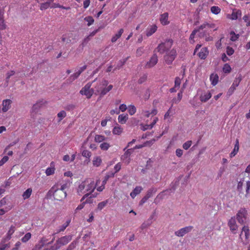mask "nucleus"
Returning <instances> with one entry per match:
<instances>
[{"label":"nucleus","instance_id":"nucleus-1","mask_svg":"<svg viewBox=\"0 0 250 250\" xmlns=\"http://www.w3.org/2000/svg\"><path fill=\"white\" fill-rule=\"evenodd\" d=\"M100 180L99 179L97 180L95 183L92 179H86L79 184L77 188V192L79 195L87 193H92L100 184Z\"/></svg>","mask_w":250,"mask_h":250},{"label":"nucleus","instance_id":"nucleus-2","mask_svg":"<svg viewBox=\"0 0 250 250\" xmlns=\"http://www.w3.org/2000/svg\"><path fill=\"white\" fill-rule=\"evenodd\" d=\"M68 188V184L65 183L62 185L59 184L55 185L50 189L53 192L54 199L58 201H62L65 198L67 194L66 189Z\"/></svg>","mask_w":250,"mask_h":250},{"label":"nucleus","instance_id":"nucleus-3","mask_svg":"<svg viewBox=\"0 0 250 250\" xmlns=\"http://www.w3.org/2000/svg\"><path fill=\"white\" fill-rule=\"evenodd\" d=\"M108 81L104 79L97 82L94 87V94L96 95L99 94L101 97L105 95L113 88L112 85L110 84L108 85Z\"/></svg>","mask_w":250,"mask_h":250},{"label":"nucleus","instance_id":"nucleus-4","mask_svg":"<svg viewBox=\"0 0 250 250\" xmlns=\"http://www.w3.org/2000/svg\"><path fill=\"white\" fill-rule=\"evenodd\" d=\"M215 27V25L212 23H208L207 22H204L202 24H201L198 28L194 29L192 33H191L189 38V42L191 44L194 43L195 41L194 40L195 36L197 32H199L201 30H203L204 29H208V28H214Z\"/></svg>","mask_w":250,"mask_h":250},{"label":"nucleus","instance_id":"nucleus-5","mask_svg":"<svg viewBox=\"0 0 250 250\" xmlns=\"http://www.w3.org/2000/svg\"><path fill=\"white\" fill-rule=\"evenodd\" d=\"M173 41L172 39H169L166 40L164 42L160 43L154 51H157L161 54H163L165 52H168V51L171 47L173 45Z\"/></svg>","mask_w":250,"mask_h":250},{"label":"nucleus","instance_id":"nucleus-6","mask_svg":"<svg viewBox=\"0 0 250 250\" xmlns=\"http://www.w3.org/2000/svg\"><path fill=\"white\" fill-rule=\"evenodd\" d=\"M177 55V51L173 48L167 52L164 56V60L167 64H171Z\"/></svg>","mask_w":250,"mask_h":250},{"label":"nucleus","instance_id":"nucleus-7","mask_svg":"<svg viewBox=\"0 0 250 250\" xmlns=\"http://www.w3.org/2000/svg\"><path fill=\"white\" fill-rule=\"evenodd\" d=\"M240 238L241 239L243 244L246 245L249 243L250 238L249 227L244 226L242 228L241 232L240 234Z\"/></svg>","mask_w":250,"mask_h":250},{"label":"nucleus","instance_id":"nucleus-8","mask_svg":"<svg viewBox=\"0 0 250 250\" xmlns=\"http://www.w3.org/2000/svg\"><path fill=\"white\" fill-rule=\"evenodd\" d=\"M91 83H88L82 88L80 93L82 95H85L87 98L90 99L93 94H94V88H91Z\"/></svg>","mask_w":250,"mask_h":250},{"label":"nucleus","instance_id":"nucleus-9","mask_svg":"<svg viewBox=\"0 0 250 250\" xmlns=\"http://www.w3.org/2000/svg\"><path fill=\"white\" fill-rule=\"evenodd\" d=\"M72 239V235H68L62 236L58 239L55 243L57 247H59V250L62 246L67 245Z\"/></svg>","mask_w":250,"mask_h":250},{"label":"nucleus","instance_id":"nucleus-10","mask_svg":"<svg viewBox=\"0 0 250 250\" xmlns=\"http://www.w3.org/2000/svg\"><path fill=\"white\" fill-rule=\"evenodd\" d=\"M247 217V211L245 208H241L236 214L238 222L243 224L246 222Z\"/></svg>","mask_w":250,"mask_h":250},{"label":"nucleus","instance_id":"nucleus-11","mask_svg":"<svg viewBox=\"0 0 250 250\" xmlns=\"http://www.w3.org/2000/svg\"><path fill=\"white\" fill-rule=\"evenodd\" d=\"M125 151L124 154L121 157V160L125 165H128L130 162V156L133 152V149L128 148Z\"/></svg>","mask_w":250,"mask_h":250},{"label":"nucleus","instance_id":"nucleus-12","mask_svg":"<svg viewBox=\"0 0 250 250\" xmlns=\"http://www.w3.org/2000/svg\"><path fill=\"white\" fill-rule=\"evenodd\" d=\"M242 80L241 76H239L238 78H236L234 80L232 85L229 89L227 94L229 96H230L234 92L236 88L239 85L240 83Z\"/></svg>","mask_w":250,"mask_h":250},{"label":"nucleus","instance_id":"nucleus-13","mask_svg":"<svg viewBox=\"0 0 250 250\" xmlns=\"http://www.w3.org/2000/svg\"><path fill=\"white\" fill-rule=\"evenodd\" d=\"M97 193L92 194L90 193H87L84 194L83 197L81 199V202L83 201L86 204H91L93 202V198L96 197Z\"/></svg>","mask_w":250,"mask_h":250},{"label":"nucleus","instance_id":"nucleus-14","mask_svg":"<svg viewBox=\"0 0 250 250\" xmlns=\"http://www.w3.org/2000/svg\"><path fill=\"white\" fill-rule=\"evenodd\" d=\"M158 59L156 54L154 53L151 56L149 61H148L145 65L146 68H150L154 66L158 62Z\"/></svg>","mask_w":250,"mask_h":250},{"label":"nucleus","instance_id":"nucleus-15","mask_svg":"<svg viewBox=\"0 0 250 250\" xmlns=\"http://www.w3.org/2000/svg\"><path fill=\"white\" fill-rule=\"evenodd\" d=\"M208 29H204L203 30H201L199 34V37L201 38H204L206 42H209L213 40V37L209 36Z\"/></svg>","mask_w":250,"mask_h":250},{"label":"nucleus","instance_id":"nucleus-16","mask_svg":"<svg viewBox=\"0 0 250 250\" xmlns=\"http://www.w3.org/2000/svg\"><path fill=\"white\" fill-rule=\"evenodd\" d=\"M193 229L192 226H188L186 227L185 228H183L179 230L176 231L175 232V235L178 236V237H183L186 234L188 233L189 232L191 231V230Z\"/></svg>","mask_w":250,"mask_h":250},{"label":"nucleus","instance_id":"nucleus-17","mask_svg":"<svg viewBox=\"0 0 250 250\" xmlns=\"http://www.w3.org/2000/svg\"><path fill=\"white\" fill-rule=\"evenodd\" d=\"M76 35L73 33H69L67 34L62 36V41L63 42H65L67 43H69L71 42L72 41L75 40Z\"/></svg>","mask_w":250,"mask_h":250},{"label":"nucleus","instance_id":"nucleus-18","mask_svg":"<svg viewBox=\"0 0 250 250\" xmlns=\"http://www.w3.org/2000/svg\"><path fill=\"white\" fill-rule=\"evenodd\" d=\"M228 226L231 231L235 234L238 229V226L236 223L235 217H231L228 222Z\"/></svg>","mask_w":250,"mask_h":250},{"label":"nucleus","instance_id":"nucleus-19","mask_svg":"<svg viewBox=\"0 0 250 250\" xmlns=\"http://www.w3.org/2000/svg\"><path fill=\"white\" fill-rule=\"evenodd\" d=\"M242 15L241 11L240 9H234L232 10L231 14L228 16V18L232 20H237L239 17Z\"/></svg>","mask_w":250,"mask_h":250},{"label":"nucleus","instance_id":"nucleus-20","mask_svg":"<svg viewBox=\"0 0 250 250\" xmlns=\"http://www.w3.org/2000/svg\"><path fill=\"white\" fill-rule=\"evenodd\" d=\"M12 103V101L10 99H6L2 101V111L3 112H7L11 107V104Z\"/></svg>","mask_w":250,"mask_h":250},{"label":"nucleus","instance_id":"nucleus-21","mask_svg":"<svg viewBox=\"0 0 250 250\" xmlns=\"http://www.w3.org/2000/svg\"><path fill=\"white\" fill-rule=\"evenodd\" d=\"M168 13L167 12L164 13L160 15V21L163 25H166L169 24V21L168 20Z\"/></svg>","mask_w":250,"mask_h":250},{"label":"nucleus","instance_id":"nucleus-22","mask_svg":"<svg viewBox=\"0 0 250 250\" xmlns=\"http://www.w3.org/2000/svg\"><path fill=\"white\" fill-rule=\"evenodd\" d=\"M157 26L156 24H152L151 25L149 26L146 31V36H151L157 31Z\"/></svg>","mask_w":250,"mask_h":250},{"label":"nucleus","instance_id":"nucleus-23","mask_svg":"<svg viewBox=\"0 0 250 250\" xmlns=\"http://www.w3.org/2000/svg\"><path fill=\"white\" fill-rule=\"evenodd\" d=\"M208 54V51L207 47L202 48L200 51L198 53V57L202 60H205Z\"/></svg>","mask_w":250,"mask_h":250},{"label":"nucleus","instance_id":"nucleus-24","mask_svg":"<svg viewBox=\"0 0 250 250\" xmlns=\"http://www.w3.org/2000/svg\"><path fill=\"white\" fill-rule=\"evenodd\" d=\"M157 110L156 108H153L151 112L148 110H143L142 114L146 117L148 118L151 115L153 116L157 114Z\"/></svg>","mask_w":250,"mask_h":250},{"label":"nucleus","instance_id":"nucleus-25","mask_svg":"<svg viewBox=\"0 0 250 250\" xmlns=\"http://www.w3.org/2000/svg\"><path fill=\"white\" fill-rule=\"evenodd\" d=\"M55 171V164L53 162L50 163V167H47L45 170V174L47 176H50L54 174Z\"/></svg>","mask_w":250,"mask_h":250},{"label":"nucleus","instance_id":"nucleus-26","mask_svg":"<svg viewBox=\"0 0 250 250\" xmlns=\"http://www.w3.org/2000/svg\"><path fill=\"white\" fill-rule=\"evenodd\" d=\"M239 149V140L238 139L236 140L235 144L234 145V148L232 152L230 154V157L232 158L234 157L238 153Z\"/></svg>","mask_w":250,"mask_h":250},{"label":"nucleus","instance_id":"nucleus-27","mask_svg":"<svg viewBox=\"0 0 250 250\" xmlns=\"http://www.w3.org/2000/svg\"><path fill=\"white\" fill-rule=\"evenodd\" d=\"M211 83L213 86L216 85L218 83L219 77L217 74L212 73L210 75L209 77Z\"/></svg>","mask_w":250,"mask_h":250},{"label":"nucleus","instance_id":"nucleus-28","mask_svg":"<svg viewBox=\"0 0 250 250\" xmlns=\"http://www.w3.org/2000/svg\"><path fill=\"white\" fill-rule=\"evenodd\" d=\"M211 97V94L210 92L204 93L200 97V100L202 102H206Z\"/></svg>","mask_w":250,"mask_h":250},{"label":"nucleus","instance_id":"nucleus-29","mask_svg":"<svg viewBox=\"0 0 250 250\" xmlns=\"http://www.w3.org/2000/svg\"><path fill=\"white\" fill-rule=\"evenodd\" d=\"M142 190L143 188L141 187L137 186L130 193V195L132 198H134L137 195L141 193Z\"/></svg>","mask_w":250,"mask_h":250},{"label":"nucleus","instance_id":"nucleus-30","mask_svg":"<svg viewBox=\"0 0 250 250\" xmlns=\"http://www.w3.org/2000/svg\"><path fill=\"white\" fill-rule=\"evenodd\" d=\"M124 30L123 28H121L118 33L112 37L111 40V42L113 43L115 42L117 40L121 37L124 32Z\"/></svg>","mask_w":250,"mask_h":250},{"label":"nucleus","instance_id":"nucleus-31","mask_svg":"<svg viewBox=\"0 0 250 250\" xmlns=\"http://www.w3.org/2000/svg\"><path fill=\"white\" fill-rule=\"evenodd\" d=\"M102 163V160L100 156H95L93 158L92 163L94 167H98L101 165Z\"/></svg>","mask_w":250,"mask_h":250},{"label":"nucleus","instance_id":"nucleus-32","mask_svg":"<svg viewBox=\"0 0 250 250\" xmlns=\"http://www.w3.org/2000/svg\"><path fill=\"white\" fill-rule=\"evenodd\" d=\"M118 122L120 123H121L122 124H125L128 119V115H127V114H121L118 116Z\"/></svg>","mask_w":250,"mask_h":250},{"label":"nucleus","instance_id":"nucleus-33","mask_svg":"<svg viewBox=\"0 0 250 250\" xmlns=\"http://www.w3.org/2000/svg\"><path fill=\"white\" fill-rule=\"evenodd\" d=\"M108 177L104 176V179L102 181V185L100 186H97V190L98 191L101 192L104 189L105 185L106 184V182L108 181Z\"/></svg>","mask_w":250,"mask_h":250},{"label":"nucleus","instance_id":"nucleus-34","mask_svg":"<svg viewBox=\"0 0 250 250\" xmlns=\"http://www.w3.org/2000/svg\"><path fill=\"white\" fill-rule=\"evenodd\" d=\"M32 192V189L31 188H28L22 194V196L24 200L28 199Z\"/></svg>","mask_w":250,"mask_h":250},{"label":"nucleus","instance_id":"nucleus-35","mask_svg":"<svg viewBox=\"0 0 250 250\" xmlns=\"http://www.w3.org/2000/svg\"><path fill=\"white\" fill-rule=\"evenodd\" d=\"M43 104L44 102L43 100H39L33 105L32 110L34 111H36Z\"/></svg>","mask_w":250,"mask_h":250},{"label":"nucleus","instance_id":"nucleus-36","mask_svg":"<svg viewBox=\"0 0 250 250\" xmlns=\"http://www.w3.org/2000/svg\"><path fill=\"white\" fill-rule=\"evenodd\" d=\"M70 220H67L63 224H62L61 226H60L59 230L57 231V233L61 232L62 231H63L65 229L68 227L70 223Z\"/></svg>","mask_w":250,"mask_h":250},{"label":"nucleus","instance_id":"nucleus-37","mask_svg":"<svg viewBox=\"0 0 250 250\" xmlns=\"http://www.w3.org/2000/svg\"><path fill=\"white\" fill-rule=\"evenodd\" d=\"M123 131V128L120 126H115L112 130V133L114 135H120Z\"/></svg>","mask_w":250,"mask_h":250},{"label":"nucleus","instance_id":"nucleus-38","mask_svg":"<svg viewBox=\"0 0 250 250\" xmlns=\"http://www.w3.org/2000/svg\"><path fill=\"white\" fill-rule=\"evenodd\" d=\"M52 2L49 1H46L45 2L42 3L41 4L40 6V10H44L45 9H48L49 7H51V6H50L51 3Z\"/></svg>","mask_w":250,"mask_h":250},{"label":"nucleus","instance_id":"nucleus-39","mask_svg":"<svg viewBox=\"0 0 250 250\" xmlns=\"http://www.w3.org/2000/svg\"><path fill=\"white\" fill-rule=\"evenodd\" d=\"M106 140V138L101 135H96L94 138V140L96 142L101 143Z\"/></svg>","mask_w":250,"mask_h":250},{"label":"nucleus","instance_id":"nucleus-40","mask_svg":"<svg viewBox=\"0 0 250 250\" xmlns=\"http://www.w3.org/2000/svg\"><path fill=\"white\" fill-rule=\"evenodd\" d=\"M78 241L77 240H74L68 245L66 250H73L76 247Z\"/></svg>","mask_w":250,"mask_h":250},{"label":"nucleus","instance_id":"nucleus-41","mask_svg":"<svg viewBox=\"0 0 250 250\" xmlns=\"http://www.w3.org/2000/svg\"><path fill=\"white\" fill-rule=\"evenodd\" d=\"M239 37V34H236L234 31H231L230 33V39L233 42H235L238 40Z\"/></svg>","mask_w":250,"mask_h":250},{"label":"nucleus","instance_id":"nucleus-42","mask_svg":"<svg viewBox=\"0 0 250 250\" xmlns=\"http://www.w3.org/2000/svg\"><path fill=\"white\" fill-rule=\"evenodd\" d=\"M51 8H60L62 9H65V10H69L70 9L69 7H65L63 5H61L59 4V3H54L52 4V5L51 6Z\"/></svg>","mask_w":250,"mask_h":250},{"label":"nucleus","instance_id":"nucleus-43","mask_svg":"<svg viewBox=\"0 0 250 250\" xmlns=\"http://www.w3.org/2000/svg\"><path fill=\"white\" fill-rule=\"evenodd\" d=\"M223 71L225 73H229L231 71V68L228 63H225L223 67Z\"/></svg>","mask_w":250,"mask_h":250},{"label":"nucleus","instance_id":"nucleus-44","mask_svg":"<svg viewBox=\"0 0 250 250\" xmlns=\"http://www.w3.org/2000/svg\"><path fill=\"white\" fill-rule=\"evenodd\" d=\"M84 20L85 21L87 22V25L88 26L92 25L94 23V19L91 16L86 17L85 18H84Z\"/></svg>","mask_w":250,"mask_h":250},{"label":"nucleus","instance_id":"nucleus-45","mask_svg":"<svg viewBox=\"0 0 250 250\" xmlns=\"http://www.w3.org/2000/svg\"><path fill=\"white\" fill-rule=\"evenodd\" d=\"M128 112L130 115H134L136 112V108L133 105H130L128 107Z\"/></svg>","mask_w":250,"mask_h":250},{"label":"nucleus","instance_id":"nucleus-46","mask_svg":"<svg viewBox=\"0 0 250 250\" xmlns=\"http://www.w3.org/2000/svg\"><path fill=\"white\" fill-rule=\"evenodd\" d=\"M110 145L109 143L106 142H104L102 143L100 146V148L103 150H107L110 147Z\"/></svg>","mask_w":250,"mask_h":250},{"label":"nucleus","instance_id":"nucleus-47","mask_svg":"<svg viewBox=\"0 0 250 250\" xmlns=\"http://www.w3.org/2000/svg\"><path fill=\"white\" fill-rule=\"evenodd\" d=\"M15 231V227L14 226H11L9 230H8L7 233V237L8 239H10L11 237V235L14 233Z\"/></svg>","mask_w":250,"mask_h":250},{"label":"nucleus","instance_id":"nucleus-48","mask_svg":"<svg viewBox=\"0 0 250 250\" xmlns=\"http://www.w3.org/2000/svg\"><path fill=\"white\" fill-rule=\"evenodd\" d=\"M210 11L213 14L217 15L220 12L221 9L218 6H213L211 7Z\"/></svg>","mask_w":250,"mask_h":250},{"label":"nucleus","instance_id":"nucleus-49","mask_svg":"<svg viewBox=\"0 0 250 250\" xmlns=\"http://www.w3.org/2000/svg\"><path fill=\"white\" fill-rule=\"evenodd\" d=\"M108 203V200H106L105 201H104L103 202H101L99 203L98 205V209L99 210H102L103 208H104L107 204Z\"/></svg>","mask_w":250,"mask_h":250},{"label":"nucleus","instance_id":"nucleus-50","mask_svg":"<svg viewBox=\"0 0 250 250\" xmlns=\"http://www.w3.org/2000/svg\"><path fill=\"white\" fill-rule=\"evenodd\" d=\"M181 83V79L179 77H176L175 78L174 81V86L175 87H177V89H179Z\"/></svg>","mask_w":250,"mask_h":250},{"label":"nucleus","instance_id":"nucleus-51","mask_svg":"<svg viewBox=\"0 0 250 250\" xmlns=\"http://www.w3.org/2000/svg\"><path fill=\"white\" fill-rule=\"evenodd\" d=\"M15 74V72L14 70H11L6 73V82L8 83L9 79L12 76H13Z\"/></svg>","mask_w":250,"mask_h":250},{"label":"nucleus","instance_id":"nucleus-52","mask_svg":"<svg viewBox=\"0 0 250 250\" xmlns=\"http://www.w3.org/2000/svg\"><path fill=\"white\" fill-rule=\"evenodd\" d=\"M156 191V190L155 188H151L148 190L145 196L149 199L152 196L153 193H155Z\"/></svg>","mask_w":250,"mask_h":250},{"label":"nucleus","instance_id":"nucleus-53","mask_svg":"<svg viewBox=\"0 0 250 250\" xmlns=\"http://www.w3.org/2000/svg\"><path fill=\"white\" fill-rule=\"evenodd\" d=\"M31 237V234L30 232H28L21 238V241L23 243L27 242Z\"/></svg>","mask_w":250,"mask_h":250},{"label":"nucleus","instance_id":"nucleus-54","mask_svg":"<svg viewBox=\"0 0 250 250\" xmlns=\"http://www.w3.org/2000/svg\"><path fill=\"white\" fill-rule=\"evenodd\" d=\"M243 182L244 180L240 181L238 183L237 185V190L240 192V193L244 194V192L243 190Z\"/></svg>","mask_w":250,"mask_h":250},{"label":"nucleus","instance_id":"nucleus-55","mask_svg":"<svg viewBox=\"0 0 250 250\" xmlns=\"http://www.w3.org/2000/svg\"><path fill=\"white\" fill-rule=\"evenodd\" d=\"M191 144H192V141H188L185 142L183 145V147L185 150H187L190 147V146H191Z\"/></svg>","mask_w":250,"mask_h":250},{"label":"nucleus","instance_id":"nucleus-56","mask_svg":"<svg viewBox=\"0 0 250 250\" xmlns=\"http://www.w3.org/2000/svg\"><path fill=\"white\" fill-rule=\"evenodd\" d=\"M82 155L84 157L89 158L91 156V153L88 150H84L82 152Z\"/></svg>","mask_w":250,"mask_h":250},{"label":"nucleus","instance_id":"nucleus-57","mask_svg":"<svg viewBox=\"0 0 250 250\" xmlns=\"http://www.w3.org/2000/svg\"><path fill=\"white\" fill-rule=\"evenodd\" d=\"M147 75L146 74H144L142 77H141L138 81V83L139 84H142L147 80Z\"/></svg>","mask_w":250,"mask_h":250},{"label":"nucleus","instance_id":"nucleus-58","mask_svg":"<svg viewBox=\"0 0 250 250\" xmlns=\"http://www.w3.org/2000/svg\"><path fill=\"white\" fill-rule=\"evenodd\" d=\"M183 91H181L180 92H179L177 94V100H173L174 102H175V104L178 103L182 99V96H183Z\"/></svg>","mask_w":250,"mask_h":250},{"label":"nucleus","instance_id":"nucleus-59","mask_svg":"<svg viewBox=\"0 0 250 250\" xmlns=\"http://www.w3.org/2000/svg\"><path fill=\"white\" fill-rule=\"evenodd\" d=\"M57 116L59 118H60V120H62V119L66 117V113L65 111L62 110L58 113Z\"/></svg>","mask_w":250,"mask_h":250},{"label":"nucleus","instance_id":"nucleus-60","mask_svg":"<svg viewBox=\"0 0 250 250\" xmlns=\"http://www.w3.org/2000/svg\"><path fill=\"white\" fill-rule=\"evenodd\" d=\"M250 189V181H248L246 182V185L245 187V195L246 196L249 193V190Z\"/></svg>","mask_w":250,"mask_h":250},{"label":"nucleus","instance_id":"nucleus-61","mask_svg":"<svg viewBox=\"0 0 250 250\" xmlns=\"http://www.w3.org/2000/svg\"><path fill=\"white\" fill-rule=\"evenodd\" d=\"M9 160V157L7 156H4L0 160V167L3 166L6 162H7Z\"/></svg>","mask_w":250,"mask_h":250},{"label":"nucleus","instance_id":"nucleus-62","mask_svg":"<svg viewBox=\"0 0 250 250\" xmlns=\"http://www.w3.org/2000/svg\"><path fill=\"white\" fill-rule=\"evenodd\" d=\"M90 36H87L86 38H85L82 43H81V45L83 47H84V46H85V45L88 43V42L90 41Z\"/></svg>","mask_w":250,"mask_h":250},{"label":"nucleus","instance_id":"nucleus-63","mask_svg":"<svg viewBox=\"0 0 250 250\" xmlns=\"http://www.w3.org/2000/svg\"><path fill=\"white\" fill-rule=\"evenodd\" d=\"M234 50L232 48L228 46L227 48L226 53L229 56H230L234 53Z\"/></svg>","mask_w":250,"mask_h":250},{"label":"nucleus","instance_id":"nucleus-64","mask_svg":"<svg viewBox=\"0 0 250 250\" xmlns=\"http://www.w3.org/2000/svg\"><path fill=\"white\" fill-rule=\"evenodd\" d=\"M122 165L120 163H117L115 166H114V169L115 170V173H117L118 171H120V170L121 169Z\"/></svg>","mask_w":250,"mask_h":250}]
</instances>
